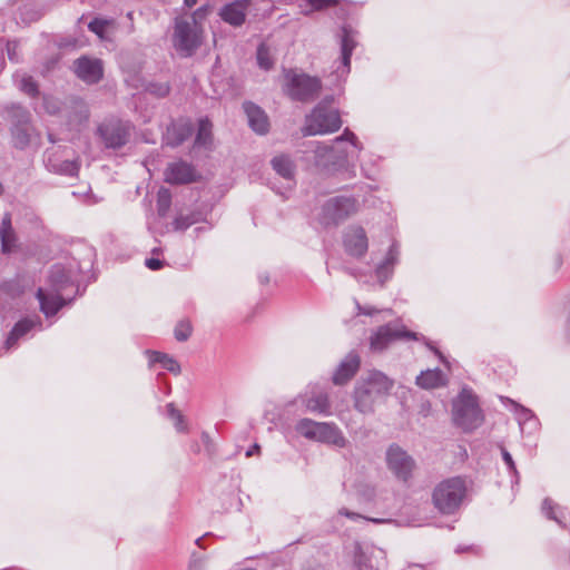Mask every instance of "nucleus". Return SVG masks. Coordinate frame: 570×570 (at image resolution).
Segmentation results:
<instances>
[{
    "mask_svg": "<svg viewBox=\"0 0 570 570\" xmlns=\"http://www.w3.org/2000/svg\"><path fill=\"white\" fill-rule=\"evenodd\" d=\"M542 512L548 519L556 521L562 528H567L569 513L566 508L554 504L551 499L546 498L542 502Z\"/></svg>",
    "mask_w": 570,
    "mask_h": 570,
    "instance_id": "29",
    "label": "nucleus"
},
{
    "mask_svg": "<svg viewBox=\"0 0 570 570\" xmlns=\"http://www.w3.org/2000/svg\"><path fill=\"white\" fill-rule=\"evenodd\" d=\"M184 2L186 7L191 8L197 3V0H184Z\"/></svg>",
    "mask_w": 570,
    "mask_h": 570,
    "instance_id": "63",
    "label": "nucleus"
},
{
    "mask_svg": "<svg viewBox=\"0 0 570 570\" xmlns=\"http://www.w3.org/2000/svg\"><path fill=\"white\" fill-rule=\"evenodd\" d=\"M446 377L440 368L422 371L416 377V385L431 390L446 385Z\"/></svg>",
    "mask_w": 570,
    "mask_h": 570,
    "instance_id": "27",
    "label": "nucleus"
},
{
    "mask_svg": "<svg viewBox=\"0 0 570 570\" xmlns=\"http://www.w3.org/2000/svg\"><path fill=\"white\" fill-rule=\"evenodd\" d=\"M0 288L9 294L16 295L22 292L21 288H19L18 283L16 281H9L4 282Z\"/></svg>",
    "mask_w": 570,
    "mask_h": 570,
    "instance_id": "50",
    "label": "nucleus"
},
{
    "mask_svg": "<svg viewBox=\"0 0 570 570\" xmlns=\"http://www.w3.org/2000/svg\"><path fill=\"white\" fill-rule=\"evenodd\" d=\"M206 558L193 552L188 562V570H205Z\"/></svg>",
    "mask_w": 570,
    "mask_h": 570,
    "instance_id": "46",
    "label": "nucleus"
},
{
    "mask_svg": "<svg viewBox=\"0 0 570 570\" xmlns=\"http://www.w3.org/2000/svg\"><path fill=\"white\" fill-rule=\"evenodd\" d=\"M202 43L200 29L195 17L189 21L176 19L173 36L175 49L184 57H190Z\"/></svg>",
    "mask_w": 570,
    "mask_h": 570,
    "instance_id": "6",
    "label": "nucleus"
},
{
    "mask_svg": "<svg viewBox=\"0 0 570 570\" xmlns=\"http://www.w3.org/2000/svg\"><path fill=\"white\" fill-rule=\"evenodd\" d=\"M202 220V214L200 213H197V212H191L189 214H180L178 215L174 222H173V227L175 230H186L187 228H189L191 225L198 223Z\"/></svg>",
    "mask_w": 570,
    "mask_h": 570,
    "instance_id": "35",
    "label": "nucleus"
},
{
    "mask_svg": "<svg viewBox=\"0 0 570 570\" xmlns=\"http://www.w3.org/2000/svg\"><path fill=\"white\" fill-rule=\"evenodd\" d=\"M284 92L293 100L308 104L318 98L322 90V81L297 69L283 70Z\"/></svg>",
    "mask_w": 570,
    "mask_h": 570,
    "instance_id": "2",
    "label": "nucleus"
},
{
    "mask_svg": "<svg viewBox=\"0 0 570 570\" xmlns=\"http://www.w3.org/2000/svg\"><path fill=\"white\" fill-rule=\"evenodd\" d=\"M206 12H207L206 7H200V8H198V9L195 11V17H196V16L204 17V16L206 14Z\"/></svg>",
    "mask_w": 570,
    "mask_h": 570,
    "instance_id": "61",
    "label": "nucleus"
},
{
    "mask_svg": "<svg viewBox=\"0 0 570 570\" xmlns=\"http://www.w3.org/2000/svg\"><path fill=\"white\" fill-rule=\"evenodd\" d=\"M338 514L340 515H344L348 519H352V520H358V519H365L363 515L356 513V512H353V511H350L348 509L346 508H342L338 510Z\"/></svg>",
    "mask_w": 570,
    "mask_h": 570,
    "instance_id": "54",
    "label": "nucleus"
},
{
    "mask_svg": "<svg viewBox=\"0 0 570 570\" xmlns=\"http://www.w3.org/2000/svg\"><path fill=\"white\" fill-rule=\"evenodd\" d=\"M21 4L18 7V18L19 21L23 24H29L39 20L42 16V11L38 8L35 0H30L28 2H23L20 0Z\"/></svg>",
    "mask_w": 570,
    "mask_h": 570,
    "instance_id": "31",
    "label": "nucleus"
},
{
    "mask_svg": "<svg viewBox=\"0 0 570 570\" xmlns=\"http://www.w3.org/2000/svg\"><path fill=\"white\" fill-rule=\"evenodd\" d=\"M422 340L425 342L426 346H428L431 351H433V353H434L435 355H438V356H439V358H440L443 363H446V361H445L444 356L442 355V353H441L438 348H435L434 346H432V344H431V343H430V342H429L424 336H422Z\"/></svg>",
    "mask_w": 570,
    "mask_h": 570,
    "instance_id": "55",
    "label": "nucleus"
},
{
    "mask_svg": "<svg viewBox=\"0 0 570 570\" xmlns=\"http://www.w3.org/2000/svg\"><path fill=\"white\" fill-rule=\"evenodd\" d=\"M257 63L264 70H269L274 65L269 50L264 43L257 48Z\"/></svg>",
    "mask_w": 570,
    "mask_h": 570,
    "instance_id": "41",
    "label": "nucleus"
},
{
    "mask_svg": "<svg viewBox=\"0 0 570 570\" xmlns=\"http://www.w3.org/2000/svg\"><path fill=\"white\" fill-rule=\"evenodd\" d=\"M337 4V0H305V4L301 6L302 13L305 16L314 11L324 10Z\"/></svg>",
    "mask_w": 570,
    "mask_h": 570,
    "instance_id": "37",
    "label": "nucleus"
},
{
    "mask_svg": "<svg viewBox=\"0 0 570 570\" xmlns=\"http://www.w3.org/2000/svg\"><path fill=\"white\" fill-rule=\"evenodd\" d=\"M171 195L167 188H160L157 198V212L159 216H165L170 207Z\"/></svg>",
    "mask_w": 570,
    "mask_h": 570,
    "instance_id": "39",
    "label": "nucleus"
},
{
    "mask_svg": "<svg viewBox=\"0 0 570 570\" xmlns=\"http://www.w3.org/2000/svg\"><path fill=\"white\" fill-rule=\"evenodd\" d=\"M261 452V446L255 443L254 445H252L247 451H246V456L247 458H250L253 456L254 454H259Z\"/></svg>",
    "mask_w": 570,
    "mask_h": 570,
    "instance_id": "60",
    "label": "nucleus"
},
{
    "mask_svg": "<svg viewBox=\"0 0 570 570\" xmlns=\"http://www.w3.org/2000/svg\"><path fill=\"white\" fill-rule=\"evenodd\" d=\"M259 282L262 284H267L269 282L268 275H259Z\"/></svg>",
    "mask_w": 570,
    "mask_h": 570,
    "instance_id": "62",
    "label": "nucleus"
},
{
    "mask_svg": "<svg viewBox=\"0 0 570 570\" xmlns=\"http://www.w3.org/2000/svg\"><path fill=\"white\" fill-rule=\"evenodd\" d=\"M400 340H420L419 334L412 332L400 322H391L380 326L370 337V347L373 352H383L391 344Z\"/></svg>",
    "mask_w": 570,
    "mask_h": 570,
    "instance_id": "7",
    "label": "nucleus"
},
{
    "mask_svg": "<svg viewBox=\"0 0 570 570\" xmlns=\"http://www.w3.org/2000/svg\"><path fill=\"white\" fill-rule=\"evenodd\" d=\"M197 171L195 167L184 160L168 164L165 170V180L171 185H184L196 181Z\"/></svg>",
    "mask_w": 570,
    "mask_h": 570,
    "instance_id": "15",
    "label": "nucleus"
},
{
    "mask_svg": "<svg viewBox=\"0 0 570 570\" xmlns=\"http://www.w3.org/2000/svg\"><path fill=\"white\" fill-rule=\"evenodd\" d=\"M453 421L464 431H472L483 421L478 399L470 391L463 390L453 403Z\"/></svg>",
    "mask_w": 570,
    "mask_h": 570,
    "instance_id": "5",
    "label": "nucleus"
},
{
    "mask_svg": "<svg viewBox=\"0 0 570 570\" xmlns=\"http://www.w3.org/2000/svg\"><path fill=\"white\" fill-rule=\"evenodd\" d=\"M191 332H193V327H191L190 322L188 320H181L175 326V331H174L175 338L178 342H185L189 338V336L191 335Z\"/></svg>",
    "mask_w": 570,
    "mask_h": 570,
    "instance_id": "40",
    "label": "nucleus"
},
{
    "mask_svg": "<svg viewBox=\"0 0 570 570\" xmlns=\"http://www.w3.org/2000/svg\"><path fill=\"white\" fill-rule=\"evenodd\" d=\"M357 570H383L386 568L385 552L376 547L360 550L355 557Z\"/></svg>",
    "mask_w": 570,
    "mask_h": 570,
    "instance_id": "16",
    "label": "nucleus"
},
{
    "mask_svg": "<svg viewBox=\"0 0 570 570\" xmlns=\"http://www.w3.org/2000/svg\"><path fill=\"white\" fill-rule=\"evenodd\" d=\"M249 127L257 134L264 135L269 129V120L264 109H245Z\"/></svg>",
    "mask_w": 570,
    "mask_h": 570,
    "instance_id": "30",
    "label": "nucleus"
},
{
    "mask_svg": "<svg viewBox=\"0 0 570 570\" xmlns=\"http://www.w3.org/2000/svg\"><path fill=\"white\" fill-rule=\"evenodd\" d=\"M132 126L127 120L109 119L97 128V136L107 149H120L131 136Z\"/></svg>",
    "mask_w": 570,
    "mask_h": 570,
    "instance_id": "9",
    "label": "nucleus"
},
{
    "mask_svg": "<svg viewBox=\"0 0 570 570\" xmlns=\"http://www.w3.org/2000/svg\"><path fill=\"white\" fill-rule=\"evenodd\" d=\"M151 363H159L165 370L174 374L180 373V365L176 360L165 353L153 352L150 355Z\"/></svg>",
    "mask_w": 570,
    "mask_h": 570,
    "instance_id": "34",
    "label": "nucleus"
},
{
    "mask_svg": "<svg viewBox=\"0 0 570 570\" xmlns=\"http://www.w3.org/2000/svg\"><path fill=\"white\" fill-rule=\"evenodd\" d=\"M146 92L156 97H165L169 92V86L165 82H151L146 87Z\"/></svg>",
    "mask_w": 570,
    "mask_h": 570,
    "instance_id": "43",
    "label": "nucleus"
},
{
    "mask_svg": "<svg viewBox=\"0 0 570 570\" xmlns=\"http://www.w3.org/2000/svg\"><path fill=\"white\" fill-rule=\"evenodd\" d=\"M368 520L374 522V523H376V524L386 522V520H384V519H368Z\"/></svg>",
    "mask_w": 570,
    "mask_h": 570,
    "instance_id": "64",
    "label": "nucleus"
},
{
    "mask_svg": "<svg viewBox=\"0 0 570 570\" xmlns=\"http://www.w3.org/2000/svg\"><path fill=\"white\" fill-rule=\"evenodd\" d=\"M166 407L168 416L175 420V426L178 430H183L184 416L180 411H178L173 403L167 404Z\"/></svg>",
    "mask_w": 570,
    "mask_h": 570,
    "instance_id": "45",
    "label": "nucleus"
},
{
    "mask_svg": "<svg viewBox=\"0 0 570 570\" xmlns=\"http://www.w3.org/2000/svg\"><path fill=\"white\" fill-rule=\"evenodd\" d=\"M356 307L358 311V314L372 316L376 314L379 311L372 306H362L358 302H356Z\"/></svg>",
    "mask_w": 570,
    "mask_h": 570,
    "instance_id": "53",
    "label": "nucleus"
},
{
    "mask_svg": "<svg viewBox=\"0 0 570 570\" xmlns=\"http://www.w3.org/2000/svg\"><path fill=\"white\" fill-rule=\"evenodd\" d=\"M18 88L28 96H36L38 94V86L32 77L23 75L20 79L16 80Z\"/></svg>",
    "mask_w": 570,
    "mask_h": 570,
    "instance_id": "38",
    "label": "nucleus"
},
{
    "mask_svg": "<svg viewBox=\"0 0 570 570\" xmlns=\"http://www.w3.org/2000/svg\"><path fill=\"white\" fill-rule=\"evenodd\" d=\"M11 135L13 146L18 149H24L30 142L28 129L22 125H14L11 128Z\"/></svg>",
    "mask_w": 570,
    "mask_h": 570,
    "instance_id": "36",
    "label": "nucleus"
},
{
    "mask_svg": "<svg viewBox=\"0 0 570 570\" xmlns=\"http://www.w3.org/2000/svg\"><path fill=\"white\" fill-rule=\"evenodd\" d=\"M48 283L52 292L62 293L67 287L73 286L75 281L69 269L61 264H56L50 268Z\"/></svg>",
    "mask_w": 570,
    "mask_h": 570,
    "instance_id": "22",
    "label": "nucleus"
},
{
    "mask_svg": "<svg viewBox=\"0 0 570 570\" xmlns=\"http://www.w3.org/2000/svg\"><path fill=\"white\" fill-rule=\"evenodd\" d=\"M1 252L3 254L12 253L17 247V236L12 228L11 215L6 213L0 225Z\"/></svg>",
    "mask_w": 570,
    "mask_h": 570,
    "instance_id": "25",
    "label": "nucleus"
},
{
    "mask_svg": "<svg viewBox=\"0 0 570 570\" xmlns=\"http://www.w3.org/2000/svg\"><path fill=\"white\" fill-rule=\"evenodd\" d=\"M36 296L40 304V311L47 317L56 315L66 304L71 301L65 299L61 293L52 292L51 289L45 291L41 287L38 288Z\"/></svg>",
    "mask_w": 570,
    "mask_h": 570,
    "instance_id": "18",
    "label": "nucleus"
},
{
    "mask_svg": "<svg viewBox=\"0 0 570 570\" xmlns=\"http://www.w3.org/2000/svg\"><path fill=\"white\" fill-rule=\"evenodd\" d=\"M386 464L389 470L402 481H407L415 468L412 456L397 444H392L386 450Z\"/></svg>",
    "mask_w": 570,
    "mask_h": 570,
    "instance_id": "11",
    "label": "nucleus"
},
{
    "mask_svg": "<svg viewBox=\"0 0 570 570\" xmlns=\"http://www.w3.org/2000/svg\"><path fill=\"white\" fill-rule=\"evenodd\" d=\"M392 268L393 267H390L387 266L386 264L384 263H381L376 269H375V274H376V277L379 278L381 285L383 286L384 283L392 276Z\"/></svg>",
    "mask_w": 570,
    "mask_h": 570,
    "instance_id": "47",
    "label": "nucleus"
},
{
    "mask_svg": "<svg viewBox=\"0 0 570 570\" xmlns=\"http://www.w3.org/2000/svg\"><path fill=\"white\" fill-rule=\"evenodd\" d=\"M73 71L83 82L98 83L104 77V62L98 58L81 56L73 61Z\"/></svg>",
    "mask_w": 570,
    "mask_h": 570,
    "instance_id": "12",
    "label": "nucleus"
},
{
    "mask_svg": "<svg viewBox=\"0 0 570 570\" xmlns=\"http://www.w3.org/2000/svg\"><path fill=\"white\" fill-rule=\"evenodd\" d=\"M36 325L41 326V321L39 317H37L36 320L23 318L16 323L4 342L6 348L9 350L12 346H14L18 340L24 336L28 332H30Z\"/></svg>",
    "mask_w": 570,
    "mask_h": 570,
    "instance_id": "26",
    "label": "nucleus"
},
{
    "mask_svg": "<svg viewBox=\"0 0 570 570\" xmlns=\"http://www.w3.org/2000/svg\"><path fill=\"white\" fill-rule=\"evenodd\" d=\"M362 383L380 399L387 395L393 387V381L380 371L371 372Z\"/></svg>",
    "mask_w": 570,
    "mask_h": 570,
    "instance_id": "24",
    "label": "nucleus"
},
{
    "mask_svg": "<svg viewBox=\"0 0 570 570\" xmlns=\"http://www.w3.org/2000/svg\"><path fill=\"white\" fill-rule=\"evenodd\" d=\"M332 104H340V100H336L334 95L326 96L323 99V102L318 107H327L328 105H332Z\"/></svg>",
    "mask_w": 570,
    "mask_h": 570,
    "instance_id": "56",
    "label": "nucleus"
},
{
    "mask_svg": "<svg viewBox=\"0 0 570 570\" xmlns=\"http://www.w3.org/2000/svg\"><path fill=\"white\" fill-rule=\"evenodd\" d=\"M501 454H502V459L509 470V472L513 475L514 480L512 481V483H518L519 482V473H518V470H517V466H515V463L512 459V455L510 454V452L505 449V448H501Z\"/></svg>",
    "mask_w": 570,
    "mask_h": 570,
    "instance_id": "42",
    "label": "nucleus"
},
{
    "mask_svg": "<svg viewBox=\"0 0 570 570\" xmlns=\"http://www.w3.org/2000/svg\"><path fill=\"white\" fill-rule=\"evenodd\" d=\"M357 210V200L353 197H333L322 207L321 223L325 226L337 225Z\"/></svg>",
    "mask_w": 570,
    "mask_h": 570,
    "instance_id": "10",
    "label": "nucleus"
},
{
    "mask_svg": "<svg viewBox=\"0 0 570 570\" xmlns=\"http://www.w3.org/2000/svg\"><path fill=\"white\" fill-rule=\"evenodd\" d=\"M248 3L249 0H236L225 4L219 11V17L233 27H240L245 22Z\"/></svg>",
    "mask_w": 570,
    "mask_h": 570,
    "instance_id": "20",
    "label": "nucleus"
},
{
    "mask_svg": "<svg viewBox=\"0 0 570 570\" xmlns=\"http://www.w3.org/2000/svg\"><path fill=\"white\" fill-rule=\"evenodd\" d=\"M397 255L399 249L395 244H392L383 263L390 267H393L396 263Z\"/></svg>",
    "mask_w": 570,
    "mask_h": 570,
    "instance_id": "49",
    "label": "nucleus"
},
{
    "mask_svg": "<svg viewBox=\"0 0 570 570\" xmlns=\"http://www.w3.org/2000/svg\"><path fill=\"white\" fill-rule=\"evenodd\" d=\"M343 245L345 252L356 258L363 257L368 248L367 236L363 227L351 226L344 234Z\"/></svg>",
    "mask_w": 570,
    "mask_h": 570,
    "instance_id": "14",
    "label": "nucleus"
},
{
    "mask_svg": "<svg viewBox=\"0 0 570 570\" xmlns=\"http://www.w3.org/2000/svg\"><path fill=\"white\" fill-rule=\"evenodd\" d=\"M194 132V125L190 119L179 118L171 121L166 131V142L171 147H177L187 140Z\"/></svg>",
    "mask_w": 570,
    "mask_h": 570,
    "instance_id": "17",
    "label": "nucleus"
},
{
    "mask_svg": "<svg viewBox=\"0 0 570 570\" xmlns=\"http://www.w3.org/2000/svg\"><path fill=\"white\" fill-rule=\"evenodd\" d=\"M78 169L77 164L73 161H65L61 167V171L70 176L77 175Z\"/></svg>",
    "mask_w": 570,
    "mask_h": 570,
    "instance_id": "51",
    "label": "nucleus"
},
{
    "mask_svg": "<svg viewBox=\"0 0 570 570\" xmlns=\"http://www.w3.org/2000/svg\"><path fill=\"white\" fill-rule=\"evenodd\" d=\"M303 402L309 412L323 414L325 416L332 415L331 402L328 394L325 391L320 390L316 392L312 391L311 393L306 392Z\"/></svg>",
    "mask_w": 570,
    "mask_h": 570,
    "instance_id": "21",
    "label": "nucleus"
},
{
    "mask_svg": "<svg viewBox=\"0 0 570 570\" xmlns=\"http://www.w3.org/2000/svg\"><path fill=\"white\" fill-rule=\"evenodd\" d=\"M356 47L354 31L344 26L341 38V58L334 73L338 81L345 79L351 71V56Z\"/></svg>",
    "mask_w": 570,
    "mask_h": 570,
    "instance_id": "13",
    "label": "nucleus"
},
{
    "mask_svg": "<svg viewBox=\"0 0 570 570\" xmlns=\"http://www.w3.org/2000/svg\"><path fill=\"white\" fill-rule=\"evenodd\" d=\"M212 142V122L207 118H202L198 121V130L195 138V146L210 148Z\"/></svg>",
    "mask_w": 570,
    "mask_h": 570,
    "instance_id": "32",
    "label": "nucleus"
},
{
    "mask_svg": "<svg viewBox=\"0 0 570 570\" xmlns=\"http://www.w3.org/2000/svg\"><path fill=\"white\" fill-rule=\"evenodd\" d=\"M341 126L338 109H312L306 116L302 132L304 136L324 135L338 130Z\"/></svg>",
    "mask_w": 570,
    "mask_h": 570,
    "instance_id": "8",
    "label": "nucleus"
},
{
    "mask_svg": "<svg viewBox=\"0 0 570 570\" xmlns=\"http://www.w3.org/2000/svg\"><path fill=\"white\" fill-rule=\"evenodd\" d=\"M362 495L365 497L367 501H372L374 498V489L372 487H365L362 491Z\"/></svg>",
    "mask_w": 570,
    "mask_h": 570,
    "instance_id": "57",
    "label": "nucleus"
},
{
    "mask_svg": "<svg viewBox=\"0 0 570 570\" xmlns=\"http://www.w3.org/2000/svg\"><path fill=\"white\" fill-rule=\"evenodd\" d=\"M466 493L465 481L454 476L440 482L432 494L434 507L443 514L454 513Z\"/></svg>",
    "mask_w": 570,
    "mask_h": 570,
    "instance_id": "4",
    "label": "nucleus"
},
{
    "mask_svg": "<svg viewBox=\"0 0 570 570\" xmlns=\"http://www.w3.org/2000/svg\"><path fill=\"white\" fill-rule=\"evenodd\" d=\"M514 412L517 415V420L521 429L524 425H529L530 429H535L538 426V419L534 416L533 412L515 402H513Z\"/></svg>",
    "mask_w": 570,
    "mask_h": 570,
    "instance_id": "33",
    "label": "nucleus"
},
{
    "mask_svg": "<svg viewBox=\"0 0 570 570\" xmlns=\"http://www.w3.org/2000/svg\"><path fill=\"white\" fill-rule=\"evenodd\" d=\"M295 430L299 435L311 441L337 448H345L348 443L341 429L333 422H316L312 419H302L296 423Z\"/></svg>",
    "mask_w": 570,
    "mask_h": 570,
    "instance_id": "3",
    "label": "nucleus"
},
{
    "mask_svg": "<svg viewBox=\"0 0 570 570\" xmlns=\"http://www.w3.org/2000/svg\"><path fill=\"white\" fill-rule=\"evenodd\" d=\"M380 397L360 383L354 390V407L362 414H372Z\"/></svg>",
    "mask_w": 570,
    "mask_h": 570,
    "instance_id": "23",
    "label": "nucleus"
},
{
    "mask_svg": "<svg viewBox=\"0 0 570 570\" xmlns=\"http://www.w3.org/2000/svg\"><path fill=\"white\" fill-rule=\"evenodd\" d=\"M271 165L273 169L287 181H293L295 176V163L294 160L285 154H281L275 156L271 160Z\"/></svg>",
    "mask_w": 570,
    "mask_h": 570,
    "instance_id": "28",
    "label": "nucleus"
},
{
    "mask_svg": "<svg viewBox=\"0 0 570 570\" xmlns=\"http://www.w3.org/2000/svg\"><path fill=\"white\" fill-rule=\"evenodd\" d=\"M4 48L7 49L9 60L12 62H19V42L17 40L8 41L4 45Z\"/></svg>",
    "mask_w": 570,
    "mask_h": 570,
    "instance_id": "48",
    "label": "nucleus"
},
{
    "mask_svg": "<svg viewBox=\"0 0 570 570\" xmlns=\"http://www.w3.org/2000/svg\"><path fill=\"white\" fill-rule=\"evenodd\" d=\"M108 24H109L108 20L95 18L94 20H91L89 22L88 28L90 31H92L94 33H96L97 36L102 38L104 32Z\"/></svg>",
    "mask_w": 570,
    "mask_h": 570,
    "instance_id": "44",
    "label": "nucleus"
},
{
    "mask_svg": "<svg viewBox=\"0 0 570 570\" xmlns=\"http://www.w3.org/2000/svg\"><path fill=\"white\" fill-rule=\"evenodd\" d=\"M145 265L151 271H159L164 266V262L158 258H147Z\"/></svg>",
    "mask_w": 570,
    "mask_h": 570,
    "instance_id": "52",
    "label": "nucleus"
},
{
    "mask_svg": "<svg viewBox=\"0 0 570 570\" xmlns=\"http://www.w3.org/2000/svg\"><path fill=\"white\" fill-rule=\"evenodd\" d=\"M361 364L360 356L356 352H350L337 366L333 382L336 385H342L348 382L358 371Z\"/></svg>",
    "mask_w": 570,
    "mask_h": 570,
    "instance_id": "19",
    "label": "nucleus"
},
{
    "mask_svg": "<svg viewBox=\"0 0 570 570\" xmlns=\"http://www.w3.org/2000/svg\"><path fill=\"white\" fill-rule=\"evenodd\" d=\"M3 52H4V43H3L2 39H0V72L3 70V68L6 66Z\"/></svg>",
    "mask_w": 570,
    "mask_h": 570,
    "instance_id": "59",
    "label": "nucleus"
},
{
    "mask_svg": "<svg viewBox=\"0 0 570 570\" xmlns=\"http://www.w3.org/2000/svg\"><path fill=\"white\" fill-rule=\"evenodd\" d=\"M317 166L326 169L338 170L348 167V158L357 156L363 150V145L348 128L333 140L332 145L313 142Z\"/></svg>",
    "mask_w": 570,
    "mask_h": 570,
    "instance_id": "1",
    "label": "nucleus"
},
{
    "mask_svg": "<svg viewBox=\"0 0 570 570\" xmlns=\"http://www.w3.org/2000/svg\"><path fill=\"white\" fill-rule=\"evenodd\" d=\"M75 117L79 118L80 120L87 122L89 119V112L88 109H80L78 112H75Z\"/></svg>",
    "mask_w": 570,
    "mask_h": 570,
    "instance_id": "58",
    "label": "nucleus"
}]
</instances>
